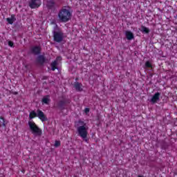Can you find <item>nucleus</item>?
<instances>
[{"label": "nucleus", "instance_id": "21", "mask_svg": "<svg viewBox=\"0 0 177 177\" xmlns=\"http://www.w3.org/2000/svg\"><path fill=\"white\" fill-rule=\"evenodd\" d=\"M13 45H14L13 41H8V46H10V48H13Z\"/></svg>", "mask_w": 177, "mask_h": 177}, {"label": "nucleus", "instance_id": "13", "mask_svg": "<svg viewBox=\"0 0 177 177\" xmlns=\"http://www.w3.org/2000/svg\"><path fill=\"white\" fill-rule=\"evenodd\" d=\"M75 88L76 91L81 92L82 91V84L79 82H77L75 84Z\"/></svg>", "mask_w": 177, "mask_h": 177}, {"label": "nucleus", "instance_id": "6", "mask_svg": "<svg viewBox=\"0 0 177 177\" xmlns=\"http://www.w3.org/2000/svg\"><path fill=\"white\" fill-rule=\"evenodd\" d=\"M37 117L39 118L42 122H45V121H48V118H46V115H45V113L42 112V111L38 109L37 111Z\"/></svg>", "mask_w": 177, "mask_h": 177}, {"label": "nucleus", "instance_id": "14", "mask_svg": "<svg viewBox=\"0 0 177 177\" xmlns=\"http://www.w3.org/2000/svg\"><path fill=\"white\" fill-rule=\"evenodd\" d=\"M141 32L144 34H149L150 32V30L148 28H146V26H141Z\"/></svg>", "mask_w": 177, "mask_h": 177}, {"label": "nucleus", "instance_id": "20", "mask_svg": "<svg viewBox=\"0 0 177 177\" xmlns=\"http://www.w3.org/2000/svg\"><path fill=\"white\" fill-rule=\"evenodd\" d=\"M54 146H55V147H59L60 146V141L56 140Z\"/></svg>", "mask_w": 177, "mask_h": 177}, {"label": "nucleus", "instance_id": "16", "mask_svg": "<svg viewBox=\"0 0 177 177\" xmlns=\"http://www.w3.org/2000/svg\"><path fill=\"white\" fill-rule=\"evenodd\" d=\"M0 127H6L5 119L2 116L0 117Z\"/></svg>", "mask_w": 177, "mask_h": 177}, {"label": "nucleus", "instance_id": "3", "mask_svg": "<svg viewBox=\"0 0 177 177\" xmlns=\"http://www.w3.org/2000/svg\"><path fill=\"white\" fill-rule=\"evenodd\" d=\"M28 125L32 135L35 136H41V135H42V130L38 127L34 121L29 120L28 122Z\"/></svg>", "mask_w": 177, "mask_h": 177}, {"label": "nucleus", "instance_id": "1", "mask_svg": "<svg viewBox=\"0 0 177 177\" xmlns=\"http://www.w3.org/2000/svg\"><path fill=\"white\" fill-rule=\"evenodd\" d=\"M78 136H80L85 142H88V126L82 120H79L76 124Z\"/></svg>", "mask_w": 177, "mask_h": 177}, {"label": "nucleus", "instance_id": "11", "mask_svg": "<svg viewBox=\"0 0 177 177\" xmlns=\"http://www.w3.org/2000/svg\"><path fill=\"white\" fill-rule=\"evenodd\" d=\"M42 103H44L45 104H48L49 102H50V97L49 95H46L43 97L41 100Z\"/></svg>", "mask_w": 177, "mask_h": 177}, {"label": "nucleus", "instance_id": "17", "mask_svg": "<svg viewBox=\"0 0 177 177\" xmlns=\"http://www.w3.org/2000/svg\"><path fill=\"white\" fill-rule=\"evenodd\" d=\"M37 60L39 63L42 64L45 62V57H44V55H40L38 57Z\"/></svg>", "mask_w": 177, "mask_h": 177}, {"label": "nucleus", "instance_id": "4", "mask_svg": "<svg viewBox=\"0 0 177 177\" xmlns=\"http://www.w3.org/2000/svg\"><path fill=\"white\" fill-rule=\"evenodd\" d=\"M53 37H54V41H55V42H62V41H63V39L64 38L63 32H62L54 31Z\"/></svg>", "mask_w": 177, "mask_h": 177}, {"label": "nucleus", "instance_id": "2", "mask_svg": "<svg viewBox=\"0 0 177 177\" xmlns=\"http://www.w3.org/2000/svg\"><path fill=\"white\" fill-rule=\"evenodd\" d=\"M58 17L60 21L67 23L71 19V12L66 8H62L58 14Z\"/></svg>", "mask_w": 177, "mask_h": 177}, {"label": "nucleus", "instance_id": "5", "mask_svg": "<svg viewBox=\"0 0 177 177\" xmlns=\"http://www.w3.org/2000/svg\"><path fill=\"white\" fill-rule=\"evenodd\" d=\"M41 0H30L29 1V6L31 9H37L41 6Z\"/></svg>", "mask_w": 177, "mask_h": 177}, {"label": "nucleus", "instance_id": "22", "mask_svg": "<svg viewBox=\"0 0 177 177\" xmlns=\"http://www.w3.org/2000/svg\"><path fill=\"white\" fill-rule=\"evenodd\" d=\"M61 60H62V57H57L56 58L55 62H61Z\"/></svg>", "mask_w": 177, "mask_h": 177}, {"label": "nucleus", "instance_id": "24", "mask_svg": "<svg viewBox=\"0 0 177 177\" xmlns=\"http://www.w3.org/2000/svg\"><path fill=\"white\" fill-rule=\"evenodd\" d=\"M138 177H142L141 176H138Z\"/></svg>", "mask_w": 177, "mask_h": 177}, {"label": "nucleus", "instance_id": "23", "mask_svg": "<svg viewBox=\"0 0 177 177\" xmlns=\"http://www.w3.org/2000/svg\"><path fill=\"white\" fill-rule=\"evenodd\" d=\"M84 113H85L86 114H88V113H89V108H86V109H84Z\"/></svg>", "mask_w": 177, "mask_h": 177}, {"label": "nucleus", "instance_id": "18", "mask_svg": "<svg viewBox=\"0 0 177 177\" xmlns=\"http://www.w3.org/2000/svg\"><path fill=\"white\" fill-rule=\"evenodd\" d=\"M55 5V2H53V0H50L47 2V6L48 8H52Z\"/></svg>", "mask_w": 177, "mask_h": 177}, {"label": "nucleus", "instance_id": "8", "mask_svg": "<svg viewBox=\"0 0 177 177\" xmlns=\"http://www.w3.org/2000/svg\"><path fill=\"white\" fill-rule=\"evenodd\" d=\"M31 52L33 53V55H39L41 48H39V46H34L31 48Z\"/></svg>", "mask_w": 177, "mask_h": 177}, {"label": "nucleus", "instance_id": "9", "mask_svg": "<svg viewBox=\"0 0 177 177\" xmlns=\"http://www.w3.org/2000/svg\"><path fill=\"white\" fill-rule=\"evenodd\" d=\"M125 35H126V38H127V39L129 41H131V40L133 39V38H134L133 33H132V32H131L129 30H127L125 32Z\"/></svg>", "mask_w": 177, "mask_h": 177}, {"label": "nucleus", "instance_id": "12", "mask_svg": "<svg viewBox=\"0 0 177 177\" xmlns=\"http://www.w3.org/2000/svg\"><path fill=\"white\" fill-rule=\"evenodd\" d=\"M38 112H35V111H32L29 114V118L30 120H32V118H35V117H37Z\"/></svg>", "mask_w": 177, "mask_h": 177}, {"label": "nucleus", "instance_id": "15", "mask_svg": "<svg viewBox=\"0 0 177 177\" xmlns=\"http://www.w3.org/2000/svg\"><path fill=\"white\" fill-rule=\"evenodd\" d=\"M56 68H57V61L55 60L51 64V70H53V71H55L56 70Z\"/></svg>", "mask_w": 177, "mask_h": 177}, {"label": "nucleus", "instance_id": "7", "mask_svg": "<svg viewBox=\"0 0 177 177\" xmlns=\"http://www.w3.org/2000/svg\"><path fill=\"white\" fill-rule=\"evenodd\" d=\"M160 96H161V93L159 92L156 93L151 97V102H152L153 104L157 103V102L160 100Z\"/></svg>", "mask_w": 177, "mask_h": 177}, {"label": "nucleus", "instance_id": "19", "mask_svg": "<svg viewBox=\"0 0 177 177\" xmlns=\"http://www.w3.org/2000/svg\"><path fill=\"white\" fill-rule=\"evenodd\" d=\"M145 67H147L148 68H150V67H151V64L150 63V62L147 61L145 63Z\"/></svg>", "mask_w": 177, "mask_h": 177}, {"label": "nucleus", "instance_id": "10", "mask_svg": "<svg viewBox=\"0 0 177 177\" xmlns=\"http://www.w3.org/2000/svg\"><path fill=\"white\" fill-rule=\"evenodd\" d=\"M6 20L8 24H13V23L16 21V17L15 16V15H11L10 18H7Z\"/></svg>", "mask_w": 177, "mask_h": 177}]
</instances>
